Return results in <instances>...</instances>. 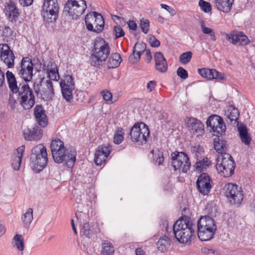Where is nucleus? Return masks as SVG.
I'll return each mask as SVG.
<instances>
[{"label":"nucleus","mask_w":255,"mask_h":255,"mask_svg":"<svg viewBox=\"0 0 255 255\" xmlns=\"http://www.w3.org/2000/svg\"><path fill=\"white\" fill-rule=\"evenodd\" d=\"M50 146L53 158L55 162L60 163L64 162L65 165L68 168L73 166L76 156L75 148L66 149L64 142L59 139L53 140Z\"/></svg>","instance_id":"1"},{"label":"nucleus","mask_w":255,"mask_h":255,"mask_svg":"<svg viewBox=\"0 0 255 255\" xmlns=\"http://www.w3.org/2000/svg\"><path fill=\"white\" fill-rule=\"evenodd\" d=\"M196 226L188 218H181L173 226L175 238L180 243L187 244L190 242L195 233Z\"/></svg>","instance_id":"2"},{"label":"nucleus","mask_w":255,"mask_h":255,"mask_svg":"<svg viewBox=\"0 0 255 255\" xmlns=\"http://www.w3.org/2000/svg\"><path fill=\"white\" fill-rule=\"evenodd\" d=\"M48 162L46 147L42 144L34 146L30 155V163L33 169L37 172L42 171Z\"/></svg>","instance_id":"3"},{"label":"nucleus","mask_w":255,"mask_h":255,"mask_svg":"<svg viewBox=\"0 0 255 255\" xmlns=\"http://www.w3.org/2000/svg\"><path fill=\"white\" fill-rule=\"evenodd\" d=\"M110 54L108 43L102 38L97 39L94 43L93 53L91 56V64L92 66L100 67L103 62L106 61Z\"/></svg>","instance_id":"4"},{"label":"nucleus","mask_w":255,"mask_h":255,"mask_svg":"<svg viewBox=\"0 0 255 255\" xmlns=\"http://www.w3.org/2000/svg\"><path fill=\"white\" fill-rule=\"evenodd\" d=\"M235 163L232 156L227 153L219 154L217 158L216 168L225 177L231 176L234 173Z\"/></svg>","instance_id":"5"},{"label":"nucleus","mask_w":255,"mask_h":255,"mask_svg":"<svg viewBox=\"0 0 255 255\" xmlns=\"http://www.w3.org/2000/svg\"><path fill=\"white\" fill-rule=\"evenodd\" d=\"M20 90L18 93L19 104L25 110L31 109L35 103V97L32 89L27 83H20Z\"/></svg>","instance_id":"6"},{"label":"nucleus","mask_w":255,"mask_h":255,"mask_svg":"<svg viewBox=\"0 0 255 255\" xmlns=\"http://www.w3.org/2000/svg\"><path fill=\"white\" fill-rule=\"evenodd\" d=\"M87 8L85 0H68L65 3L63 11L72 19H77L82 15Z\"/></svg>","instance_id":"7"},{"label":"nucleus","mask_w":255,"mask_h":255,"mask_svg":"<svg viewBox=\"0 0 255 255\" xmlns=\"http://www.w3.org/2000/svg\"><path fill=\"white\" fill-rule=\"evenodd\" d=\"M59 10L57 0H44L41 10L44 21L47 23L55 22L58 17Z\"/></svg>","instance_id":"8"},{"label":"nucleus","mask_w":255,"mask_h":255,"mask_svg":"<svg viewBox=\"0 0 255 255\" xmlns=\"http://www.w3.org/2000/svg\"><path fill=\"white\" fill-rule=\"evenodd\" d=\"M150 134L148 126L143 123H136L131 128L129 135L131 140L140 144H145Z\"/></svg>","instance_id":"9"},{"label":"nucleus","mask_w":255,"mask_h":255,"mask_svg":"<svg viewBox=\"0 0 255 255\" xmlns=\"http://www.w3.org/2000/svg\"><path fill=\"white\" fill-rule=\"evenodd\" d=\"M171 165L174 170H178L185 173L191 167V163L187 154L184 152L175 151L171 154Z\"/></svg>","instance_id":"10"},{"label":"nucleus","mask_w":255,"mask_h":255,"mask_svg":"<svg viewBox=\"0 0 255 255\" xmlns=\"http://www.w3.org/2000/svg\"><path fill=\"white\" fill-rule=\"evenodd\" d=\"M85 21L87 28L89 31L98 33L103 30L105 24L104 18L101 14L96 11L87 14Z\"/></svg>","instance_id":"11"},{"label":"nucleus","mask_w":255,"mask_h":255,"mask_svg":"<svg viewBox=\"0 0 255 255\" xmlns=\"http://www.w3.org/2000/svg\"><path fill=\"white\" fill-rule=\"evenodd\" d=\"M223 190L225 196L232 204H239L242 201L244 197L241 187L229 183L225 184Z\"/></svg>","instance_id":"12"},{"label":"nucleus","mask_w":255,"mask_h":255,"mask_svg":"<svg viewBox=\"0 0 255 255\" xmlns=\"http://www.w3.org/2000/svg\"><path fill=\"white\" fill-rule=\"evenodd\" d=\"M207 127L210 128V131L215 136L224 134L226 127L224 121L220 116L214 115L210 116L206 121Z\"/></svg>","instance_id":"13"},{"label":"nucleus","mask_w":255,"mask_h":255,"mask_svg":"<svg viewBox=\"0 0 255 255\" xmlns=\"http://www.w3.org/2000/svg\"><path fill=\"white\" fill-rule=\"evenodd\" d=\"M43 80V78H40L38 81H35L33 85V90L37 95H40L42 99H51L54 95L52 82L50 80H47L45 83L46 88L40 89Z\"/></svg>","instance_id":"14"},{"label":"nucleus","mask_w":255,"mask_h":255,"mask_svg":"<svg viewBox=\"0 0 255 255\" xmlns=\"http://www.w3.org/2000/svg\"><path fill=\"white\" fill-rule=\"evenodd\" d=\"M33 64L29 58L23 57L20 63V69L18 74L24 82L30 81L33 77Z\"/></svg>","instance_id":"15"},{"label":"nucleus","mask_w":255,"mask_h":255,"mask_svg":"<svg viewBox=\"0 0 255 255\" xmlns=\"http://www.w3.org/2000/svg\"><path fill=\"white\" fill-rule=\"evenodd\" d=\"M3 11L8 21L16 26V22L20 15V13L15 2L9 0L6 2Z\"/></svg>","instance_id":"16"},{"label":"nucleus","mask_w":255,"mask_h":255,"mask_svg":"<svg viewBox=\"0 0 255 255\" xmlns=\"http://www.w3.org/2000/svg\"><path fill=\"white\" fill-rule=\"evenodd\" d=\"M15 55L8 44H0V60L2 61L8 68L14 67Z\"/></svg>","instance_id":"17"},{"label":"nucleus","mask_w":255,"mask_h":255,"mask_svg":"<svg viewBox=\"0 0 255 255\" xmlns=\"http://www.w3.org/2000/svg\"><path fill=\"white\" fill-rule=\"evenodd\" d=\"M198 191L203 195H208L212 188L211 179L206 173H202L196 181Z\"/></svg>","instance_id":"18"},{"label":"nucleus","mask_w":255,"mask_h":255,"mask_svg":"<svg viewBox=\"0 0 255 255\" xmlns=\"http://www.w3.org/2000/svg\"><path fill=\"white\" fill-rule=\"evenodd\" d=\"M111 150L112 146L109 143L98 146L95 153L94 161L96 164L101 165L105 163Z\"/></svg>","instance_id":"19"},{"label":"nucleus","mask_w":255,"mask_h":255,"mask_svg":"<svg viewBox=\"0 0 255 255\" xmlns=\"http://www.w3.org/2000/svg\"><path fill=\"white\" fill-rule=\"evenodd\" d=\"M226 39L234 45L245 46L250 43L248 37L242 32L232 31L226 34Z\"/></svg>","instance_id":"20"},{"label":"nucleus","mask_w":255,"mask_h":255,"mask_svg":"<svg viewBox=\"0 0 255 255\" xmlns=\"http://www.w3.org/2000/svg\"><path fill=\"white\" fill-rule=\"evenodd\" d=\"M198 73L204 78L208 80L217 79L223 80L225 79L224 74L219 72L215 69H210L203 68L198 69Z\"/></svg>","instance_id":"21"},{"label":"nucleus","mask_w":255,"mask_h":255,"mask_svg":"<svg viewBox=\"0 0 255 255\" xmlns=\"http://www.w3.org/2000/svg\"><path fill=\"white\" fill-rule=\"evenodd\" d=\"M42 133L41 128L37 125H35L31 128H26L23 131L24 139L28 141L39 139L41 137Z\"/></svg>","instance_id":"22"},{"label":"nucleus","mask_w":255,"mask_h":255,"mask_svg":"<svg viewBox=\"0 0 255 255\" xmlns=\"http://www.w3.org/2000/svg\"><path fill=\"white\" fill-rule=\"evenodd\" d=\"M146 44L143 42L136 43L133 47L132 53L128 58L129 62L132 64L137 63L142 54L146 51Z\"/></svg>","instance_id":"23"},{"label":"nucleus","mask_w":255,"mask_h":255,"mask_svg":"<svg viewBox=\"0 0 255 255\" xmlns=\"http://www.w3.org/2000/svg\"><path fill=\"white\" fill-rule=\"evenodd\" d=\"M34 115L38 125L43 128L47 126L48 119L45 111L41 105H36L33 110Z\"/></svg>","instance_id":"24"},{"label":"nucleus","mask_w":255,"mask_h":255,"mask_svg":"<svg viewBox=\"0 0 255 255\" xmlns=\"http://www.w3.org/2000/svg\"><path fill=\"white\" fill-rule=\"evenodd\" d=\"M188 124L191 132L197 136L202 135L204 133V126L198 120L191 118L189 119Z\"/></svg>","instance_id":"25"},{"label":"nucleus","mask_w":255,"mask_h":255,"mask_svg":"<svg viewBox=\"0 0 255 255\" xmlns=\"http://www.w3.org/2000/svg\"><path fill=\"white\" fill-rule=\"evenodd\" d=\"M155 68L160 72H164L167 70V63L166 59L161 52H157L154 54Z\"/></svg>","instance_id":"26"},{"label":"nucleus","mask_w":255,"mask_h":255,"mask_svg":"<svg viewBox=\"0 0 255 255\" xmlns=\"http://www.w3.org/2000/svg\"><path fill=\"white\" fill-rule=\"evenodd\" d=\"M198 236L199 239L202 241H207L214 238L217 229L211 228H203V227H197Z\"/></svg>","instance_id":"27"},{"label":"nucleus","mask_w":255,"mask_h":255,"mask_svg":"<svg viewBox=\"0 0 255 255\" xmlns=\"http://www.w3.org/2000/svg\"><path fill=\"white\" fill-rule=\"evenodd\" d=\"M6 77L10 90L13 94L17 93L20 89V84L18 86L14 74L11 72L7 71L6 73Z\"/></svg>","instance_id":"28"},{"label":"nucleus","mask_w":255,"mask_h":255,"mask_svg":"<svg viewBox=\"0 0 255 255\" xmlns=\"http://www.w3.org/2000/svg\"><path fill=\"white\" fill-rule=\"evenodd\" d=\"M214 140V146L215 149L220 154L227 153L228 144L227 141L223 139L221 135L217 136Z\"/></svg>","instance_id":"29"},{"label":"nucleus","mask_w":255,"mask_h":255,"mask_svg":"<svg viewBox=\"0 0 255 255\" xmlns=\"http://www.w3.org/2000/svg\"><path fill=\"white\" fill-rule=\"evenodd\" d=\"M197 227L208 228L209 229H217L215 221L209 216L201 217L198 221Z\"/></svg>","instance_id":"30"},{"label":"nucleus","mask_w":255,"mask_h":255,"mask_svg":"<svg viewBox=\"0 0 255 255\" xmlns=\"http://www.w3.org/2000/svg\"><path fill=\"white\" fill-rule=\"evenodd\" d=\"M156 245L159 251L161 253H165L170 246L171 241L167 236H163L159 238Z\"/></svg>","instance_id":"31"},{"label":"nucleus","mask_w":255,"mask_h":255,"mask_svg":"<svg viewBox=\"0 0 255 255\" xmlns=\"http://www.w3.org/2000/svg\"><path fill=\"white\" fill-rule=\"evenodd\" d=\"M225 115L227 117V122L228 124H232L234 122L235 124L239 117L238 110L234 107L230 106L226 112Z\"/></svg>","instance_id":"32"},{"label":"nucleus","mask_w":255,"mask_h":255,"mask_svg":"<svg viewBox=\"0 0 255 255\" xmlns=\"http://www.w3.org/2000/svg\"><path fill=\"white\" fill-rule=\"evenodd\" d=\"M217 9L224 12H229L232 7L234 0H215Z\"/></svg>","instance_id":"33"},{"label":"nucleus","mask_w":255,"mask_h":255,"mask_svg":"<svg viewBox=\"0 0 255 255\" xmlns=\"http://www.w3.org/2000/svg\"><path fill=\"white\" fill-rule=\"evenodd\" d=\"M24 150V145H21L17 149V155L11 164L13 168L16 170H18L20 168Z\"/></svg>","instance_id":"34"},{"label":"nucleus","mask_w":255,"mask_h":255,"mask_svg":"<svg viewBox=\"0 0 255 255\" xmlns=\"http://www.w3.org/2000/svg\"><path fill=\"white\" fill-rule=\"evenodd\" d=\"M47 73H48V77L50 80L56 81L59 80V76L58 70L56 65L54 63L50 62L48 64Z\"/></svg>","instance_id":"35"},{"label":"nucleus","mask_w":255,"mask_h":255,"mask_svg":"<svg viewBox=\"0 0 255 255\" xmlns=\"http://www.w3.org/2000/svg\"><path fill=\"white\" fill-rule=\"evenodd\" d=\"M121 62V55L117 53H113L111 54L108 60L107 66L109 69L115 68L120 65Z\"/></svg>","instance_id":"36"},{"label":"nucleus","mask_w":255,"mask_h":255,"mask_svg":"<svg viewBox=\"0 0 255 255\" xmlns=\"http://www.w3.org/2000/svg\"><path fill=\"white\" fill-rule=\"evenodd\" d=\"M238 131L242 142L246 145H249L251 143V138L248 134L247 128L244 125L239 127Z\"/></svg>","instance_id":"37"},{"label":"nucleus","mask_w":255,"mask_h":255,"mask_svg":"<svg viewBox=\"0 0 255 255\" xmlns=\"http://www.w3.org/2000/svg\"><path fill=\"white\" fill-rule=\"evenodd\" d=\"M33 219V210L32 208H28L26 212L22 217V224L23 227L28 229Z\"/></svg>","instance_id":"38"},{"label":"nucleus","mask_w":255,"mask_h":255,"mask_svg":"<svg viewBox=\"0 0 255 255\" xmlns=\"http://www.w3.org/2000/svg\"><path fill=\"white\" fill-rule=\"evenodd\" d=\"M115 252L113 245L107 241H104L102 243V253L104 255H112Z\"/></svg>","instance_id":"39"},{"label":"nucleus","mask_w":255,"mask_h":255,"mask_svg":"<svg viewBox=\"0 0 255 255\" xmlns=\"http://www.w3.org/2000/svg\"><path fill=\"white\" fill-rule=\"evenodd\" d=\"M13 243L14 247H15L20 252L24 250V238L21 235L16 234L13 239Z\"/></svg>","instance_id":"40"},{"label":"nucleus","mask_w":255,"mask_h":255,"mask_svg":"<svg viewBox=\"0 0 255 255\" xmlns=\"http://www.w3.org/2000/svg\"><path fill=\"white\" fill-rule=\"evenodd\" d=\"M211 164V161L208 158H204L202 160L197 162L194 165L196 170L198 171H203Z\"/></svg>","instance_id":"41"},{"label":"nucleus","mask_w":255,"mask_h":255,"mask_svg":"<svg viewBox=\"0 0 255 255\" xmlns=\"http://www.w3.org/2000/svg\"><path fill=\"white\" fill-rule=\"evenodd\" d=\"M151 153L153 154V160L155 163H157L158 165L162 164L164 161L163 152L157 150L154 153V150H152L151 151Z\"/></svg>","instance_id":"42"},{"label":"nucleus","mask_w":255,"mask_h":255,"mask_svg":"<svg viewBox=\"0 0 255 255\" xmlns=\"http://www.w3.org/2000/svg\"><path fill=\"white\" fill-rule=\"evenodd\" d=\"M192 56V53L191 51L183 53L180 56L179 61L181 64H186L190 61Z\"/></svg>","instance_id":"43"},{"label":"nucleus","mask_w":255,"mask_h":255,"mask_svg":"<svg viewBox=\"0 0 255 255\" xmlns=\"http://www.w3.org/2000/svg\"><path fill=\"white\" fill-rule=\"evenodd\" d=\"M60 85L72 86V87H75V83L73 77L69 75H65L64 79L61 80L60 81Z\"/></svg>","instance_id":"44"},{"label":"nucleus","mask_w":255,"mask_h":255,"mask_svg":"<svg viewBox=\"0 0 255 255\" xmlns=\"http://www.w3.org/2000/svg\"><path fill=\"white\" fill-rule=\"evenodd\" d=\"M81 233L88 238H91L93 234V230L91 229L88 223L84 224Z\"/></svg>","instance_id":"45"},{"label":"nucleus","mask_w":255,"mask_h":255,"mask_svg":"<svg viewBox=\"0 0 255 255\" xmlns=\"http://www.w3.org/2000/svg\"><path fill=\"white\" fill-rule=\"evenodd\" d=\"M124 131L123 128L118 129L115 133L114 137V143L119 144L121 143L124 139Z\"/></svg>","instance_id":"46"},{"label":"nucleus","mask_w":255,"mask_h":255,"mask_svg":"<svg viewBox=\"0 0 255 255\" xmlns=\"http://www.w3.org/2000/svg\"><path fill=\"white\" fill-rule=\"evenodd\" d=\"M199 5L201 7V9L205 12H209L212 10L211 4L204 0H199Z\"/></svg>","instance_id":"47"},{"label":"nucleus","mask_w":255,"mask_h":255,"mask_svg":"<svg viewBox=\"0 0 255 255\" xmlns=\"http://www.w3.org/2000/svg\"><path fill=\"white\" fill-rule=\"evenodd\" d=\"M140 27L144 33H147L149 31V21L142 18L140 20Z\"/></svg>","instance_id":"48"},{"label":"nucleus","mask_w":255,"mask_h":255,"mask_svg":"<svg viewBox=\"0 0 255 255\" xmlns=\"http://www.w3.org/2000/svg\"><path fill=\"white\" fill-rule=\"evenodd\" d=\"M148 42L151 47H158L160 46V42L159 40L156 38L154 35L149 34L148 35Z\"/></svg>","instance_id":"49"},{"label":"nucleus","mask_w":255,"mask_h":255,"mask_svg":"<svg viewBox=\"0 0 255 255\" xmlns=\"http://www.w3.org/2000/svg\"><path fill=\"white\" fill-rule=\"evenodd\" d=\"M101 95L103 97V99L105 101H106L108 103L111 104L113 103L112 101V94L109 91H103L101 92Z\"/></svg>","instance_id":"50"},{"label":"nucleus","mask_w":255,"mask_h":255,"mask_svg":"<svg viewBox=\"0 0 255 255\" xmlns=\"http://www.w3.org/2000/svg\"><path fill=\"white\" fill-rule=\"evenodd\" d=\"M114 28L116 39L123 37L125 35V32L120 26H115Z\"/></svg>","instance_id":"51"},{"label":"nucleus","mask_w":255,"mask_h":255,"mask_svg":"<svg viewBox=\"0 0 255 255\" xmlns=\"http://www.w3.org/2000/svg\"><path fill=\"white\" fill-rule=\"evenodd\" d=\"M177 74L179 77L183 79H186L188 76L187 71L182 67H180L178 68L177 70Z\"/></svg>","instance_id":"52"},{"label":"nucleus","mask_w":255,"mask_h":255,"mask_svg":"<svg viewBox=\"0 0 255 255\" xmlns=\"http://www.w3.org/2000/svg\"><path fill=\"white\" fill-rule=\"evenodd\" d=\"M73 90H70L69 92H62V94L63 98L66 100L67 102H71L73 101Z\"/></svg>","instance_id":"53"},{"label":"nucleus","mask_w":255,"mask_h":255,"mask_svg":"<svg viewBox=\"0 0 255 255\" xmlns=\"http://www.w3.org/2000/svg\"><path fill=\"white\" fill-rule=\"evenodd\" d=\"M13 31L8 26H5L3 28L2 36L5 37H10L12 36Z\"/></svg>","instance_id":"54"},{"label":"nucleus","mask_w":255,"mask_h":255,"mask_svg":"<svg viewBox=\"0 0 255 255\" xmlns=\"http://www.w3.org/2000/svg\"><path fill=\"white\" fill-rule=\"evenodd\" d=\"M200 24L202 31L204 34L210 35L214 31L212 28L206 27L203 20L201 21Z\"/></svg>","instance_id":"55"},{"label":"nucleus","mask_w":255,"mask_h":255,"mask_svg":"<svg viewBox=\"0 0 255 255\" xmlns=\"http://www.w3.org/2000/svg\"><path fill=\"white\" fill-rule=\"evenodd\" d=\"M8 104L11 109H13L15 108L16 101L14 99V97L11 95H9L8 99Z\"/></svg>","instance_id":"56"},{"label":"nucleus","mask_w":255,"mask_h":255,"mask_svg":"<svg viewBox=\"0 0 255 255\" xmlns=\"http://www.w3.org/2000/svg\"><path fill=\"white\" fill-rule=\"evenodd\" d=\"M160 6L162 8L166 9L172 15H174L175 14V11H174V9L171 8L170 6H168V5H166L165 4H161Z\"/></svg>","instance_id":"57"},{"label":"nucleus","mask_w":255,"mask_h":255,"mask_svg":"<svg viewBox=\"0 0 255 255\" xmlns=\"http://www.w3.org/2000/svg\"><path fill=\"white\" fill-rule=\"evenodd\" d=\"M33 0H19L20 4L23 6H28L32 4Z\"/></svg>","instance_id":"58"},{"label":"nucleus","mask_w":255,"mask_h":255,"mask_svg":"<svg viewBox=\"0 0 255 255\" xmlns=\"http://www.w3.org/2000/svg\"><path fill=\"white\" fill-rule=\"evenodd\" d=\"M156 85V82L155 81H150L147 84V89L149 90L150 92L152 91Z\"/></svg>","instance_id":"59"},{"label":"nucleus","mask_w":255,"mask_h":255,"mask_svg":"<svg viewBox=\"0 0 255 255\" xmlns=\"http://www.w3.org/2000/svg\"><path fill=\"white\" fill-rule=\"evenodd\" d=\"M61 88V91L63 92H69L70 90H74L75 87H72V86H66V85H62L60 86Z\"/></svg>","instance_id":"60"},{"label":"nucleus","mask_w":255,"mask_h":255,"mask_svg":"<svg viewBox=\"0 0 255 255\" xmlns=\"http://www.w3.org/2000/svg\"><path fill=\"white\" fill-rule=\"evenodd\" d=\"M145 53H146L145 60L148 63H149L150 62V61L152 58V55H151L150 51L149 49L146 50Z\"/></svg>","instance_id":"61"},{"label":"nucleus","mask_w":255,"mask_h":255,"mask_svg":"<svg viewBox=\"0 0 255 255\" xmlns=\"http://www.w3.org/2000/svg\"><path fill=\"white\" fill-rule=\"evenodd\" d=\"M129 29L135 30L137 28V25L134 21H129L128 23Z\"/></svg>","instance_id":"62"},{"label":"nucleus","mask_w":255,"mask_h":255,"mask_svg":"<svg viewBox=\"0 0 255 255\" xmlns=\"http://www.w3.org/2000/svg\"><path fill=\"white\" fill-rule=\"evenodd\" d=\"M6 232V228L3 224H0V237L2 236Z\"/></svg>","instance_id":"63"},{"label":"nucleus","mask_w":255,"mask_h":255,"mask_svg":"<svg viewBox=\"0 0 255 255\" xmlns=\"http://www.w3.org/2000/svg\"><path fill=\"white\" fill-rule=\"evenodd\" d=\"M136 255H146L145 252L141 248H137L135 250Z\"/></svg>","instance_id":"64"}]
</instances>
